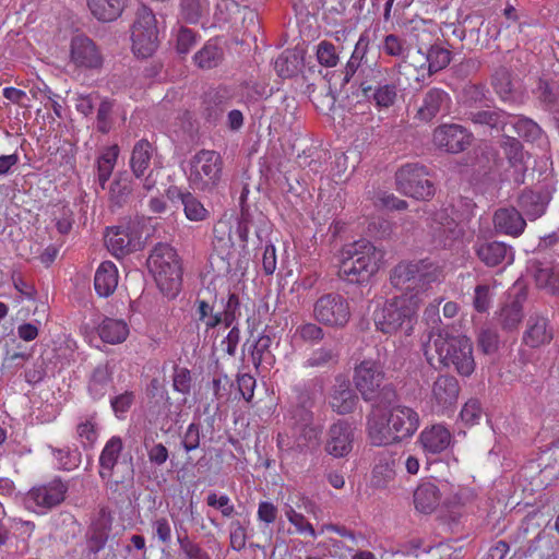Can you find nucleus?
<instances>
[{"label":"nucleus","mask_w":559,"mask_h":559,"mask_svg":"<svg viewBox=\"0 0 559 559\" xmlns=\"http://www.w3.org/2000/svg\"><path fill=\"white\" fill-rule=\"evenodd\" d=\"M181 202L187 219L191 222H203L210 216V212L203 203L190 192L181 194Z\"/></svg>","instance_id":"8fccbe9b"},{"label":"nucleus","mask_w":559,"mask_h":559,"mask_svg":"<svg viewBox=\"0 0 559 559\" xmlns=\"http://www.w3.org/2000/svg\"><path fill=\"white\" fill-rule=\"evenodd\" d=\"M433 347L443 367H452L462 377H469L475 371L473 343L467 336L450 330H438Z\"/></svg>","instance_id":"39448f33"},{"label":"nucleus","mask_w":559,"mask_h":559,"mask_svg":"<svg viewBox=\"0 0 559 559\" xmlns=\"http://www.w3.org/2000/svg\"><path fill=\"white\" fill-rule=\"evenodd\" d=\"M545 538L546 536L543 534V532H539L537 536L530 542L527 551L530 554L538 552L537 559H558V556L551 546L547 547L546 550L540 549L539 543Z\"/></svg>","instance_id":"338daca9"},{"label":"nucleus","mask_w":559,"mask_h":559,"mask_svg":"<svg viewBox=\"0 0 559 559\" xmlns=\"http://www.w3.org/2000/svg\"><path fill=\"white\" fill-rule=\"evenodd\" d=\"M395 455L388 450L381 451L372 469L371 486L377 489L386 488L395 477Z\"/></svg>","instance_id":"c85d7f7f"},{"label":"nucleus","mask_w":559,"mask_h":559,"mask_svg":"<svg viewBox=\"0 0 559 559\" xmlns=\"http://www.w3.org/2000/svg\"><path fill=\"white\" fill-rule=\"evenodd\" d=\"M132 50L140 58L151 57L157 48L158 31L155 14L141 7L131 28Z\"/></svg>","instance_id":"9b49d317"},{"label":"nucleus","mask_w":559,"mask_h":559,"mask_svg":"<svg viewBox=\"0 0 559 559\" xmlns=\"http://www.w3.org/2000/svg\"><path fill=\"white\" fill-rule=\"evenodd\" d=\"M476 257L488 267L510 265L514 261L511 246L497 240H480L474 243Z\"/></svg>","instance_id":"412c9836"},{"label":"nucleus","mask_w":559,"mask_h":559,"mask_svg":"<svg viewBox=\"0 0 559 559\" xmlns=\"http://www.w3.org/2000/svg\"><path fill=\"white\" fill-rule=\"evenodd\" d=\"M523 317L522 308L519 304L513 302L506 306L500 312V323L504 330L512 331L521 322Z\"/></svg>","instance_id":"5fc2aeb1"},{"label":"nucleus","mask_w":559,"mask_h":559,"mask_svg":"<svg viewBox=\"0 0 559 559\" xmlns=\"http://www.w3.org/2000/svg\"><path fill=\"white\" fill-rule=\"evenodd\" d=\"M317 58L321 66L328 68L335 67L338 62V55L335 46L326 40H323L318 45Z\"/></svg>","instance_id":"4d7b16f0"},{"label":"nucleus","mask_w":559,"mask_h":559,"mask_svg":"<svg viewBox=\"0 0 559 559\" xmlns=\"http://www.w3.org/2000/svg\"><path fill=\"white\" fill-rule=\"evenodd\" d=\"M338 275L350 284H362L379 270L383 253L370 241L361 239L344 247Z\"/></svg>","instance_id":"20e7f679"},{"label":"nucleus","mask_w":559,"mask_h":559,"mask_svg":"<svg viewBox=\"0 0 559 559\" xmlns=\"http://www.w3.org/2000/svg\"><path fill=\"white\" fill-rule=\"evenodd\" d=\"M493 226L497 233L511 237L521 236L526 227V218L515 206L498 209L493 214Z\"/></svg>","instance_id":"393cba45"},{"label":"nucleus","mask_w":559,"mask_h":559,"mask_svg":"<svg viewBox=\"0 0 559 559\" xmlns=\"http://www.w3.org/2000/svg\"><path fill=\"white\" fill-rule=\"evenodd\" d=\"M386 408L388 413L382 416H368L367 431L372 445L401 443L411 438L419 427V416L413 408L399 405L397 402Z\"/></svg>","instance_id":"f257e3e1"},{"label":"nucleus","mask_w":559,"mask_h":559,"mask_svg":"<svg viewBox=\"0 0 559 559\" xmlns=\"http://www.w3.org/2000/svg\"><path fill=\"white\" fill-rule=\"evenodd\" d=\"M474 140L473 133L457 123H443L432 132L433 145L445 153L459 154L466 151Z\"/></svg>","instance_id":"a211bd4d"},{"label":"nucleus","mask_w":559,"mask_h":559,"mask_svg":"<svg viewBox=\"0 0 559 559\" xmlns=\"http://www.w3.org/2000/svg\"><path fill=\"white\" fill-rule=\"evenodd\" d=\"M301 60L296 50L286 49L275 60L274 69L281 78H293L299 72Z\"/></svg>","instance_id":"c03bdc74"},{"label":"nucleus","mask_w":559,"mask_h":559,"mask_svg":"<svg viewBox=\"0 0 559 559\" xmlns=\"http://www.w3.org/2000/svg\"><path fill=\"white\" fill-rule=\"evenodd\" d=\"M420 443L425 451L437 454L444 451L451 441V433L447 428L440 425L426 428L420 433Z\"/></svg>","instance_id":"72a5a7b5"},{"label":"nucleus","mask_w":559,"mask_h":559,"mask_svg":"<svg viewBox=\"0 0 559 559\" xmlns=\"http://www.w3.org/2000/svg\"><path fill=\"white\" fill-rule=\"evenodd\" d=\"M397 190L416 200H428L435 194V186L428 178L425 165L406 164L395 174Z\"/></svg>","instance_id":"f8f14e48"},{"label":"nucleus","mask_w":559,"mask_h":559,"mask_svg":"<svg viewBox=\"0 0 559 559\" xmlns=\"http://www.w3.org/2000/svg\"><path fill=\"white\" fill-rule=\"evenodd\" d=\"M173 386L177 392L188 394L191 389L190 371L186 368H176L173 378Z\"/></svg>","instance_id":"e2e57ef3"},{"label":"nucleus","mask_w":559,"mask_h":559,"mask_svg":"<svg viewBox=\"0 0 559 559\" xmlns=\"http://www.w3.org/2000/svg\"><path fill=\"white\" fill-rule=\"evenodd\" d=\"M359 87L362 92V95L370 99L372 98L377 106L388 108L392 106L397 96V90L394 84H384L381 85L378 82V85H372L367 80L361 81L359 83Z\"/></svg>","instance_id":"473e14b6"},{"label":"nucleus","mask_w":559,"mask_h":559,"mask_svg":"<svg viewBox=\"0 0 559 559\" xmlns=\"http://www.w3.org/2000/svg\"><path fill=\"white\" fill-rule=\"evenodd\" d=\"M491 86L503 104L518 103V91L512 81V73L504 67L498 68L491 76Z\"/></svg>","instance_id":"2f4dec72"},{"label":"nucleus","mask_w":559,"mask_h":559,"mask_svg":"<svg viewBox=\"0 0 559 559\" xmlns=\"http://www.w3.org/2000/svg\"><path fill=\"white\" fill-rule=\"evenodd\" d=\"M313 318L325 326L342 329L350 319L349 304L337 293L324 294L313 305Z\"/></svg>","instance_id":"ddd939ff"},{"label":"nucleus","mask_w":559,"mask_h":559,"mask_svg":"<svg viewBox=\"0 0 559 559\" xmlns=\"http://www.w3.org/2000/svg\"><path fill=\"white\" fill-rule=\"evenodd\" d=\"M382 49L390 57L405 59L408 48L406 41L395 34H389L383 39Z\"/></svg>","instance_id":"864d4df0"},{"label":"nucleus","mask_w":559,"mask_h":559,"mask_svg":"<svg viewBox=\"0 0 559 559\" xmlns=\"http://www.w3.org/2000/svg\"><path fill=\"white\" fill-rule=\"evenodd\" d=\"M128 0H87L91 13L102 22L117 20L127 7Z\"/></svg>","instance_id":"c9c22d12"},{"label":"nucleus","mask_w":559,"mask_h":559,"mask_svg":"<svg viewBox=\"0 0 559 559\" xmlns=\"http://www.w3.org/2000/svg\"><path fill=\"white\" fill-rule=\"evenodd\" d=\"M437 267L429 259L402 261L391 272V284L399 289L423 290L437 280Z\"/></svg>","instance_id":"9d476101"},{"label":"nucleus","mask_w":559,"mask_h":559,"mask_svg":"<svg viewBox=\"0 0 559 559\" xmlns=\"http://www.w3.org/2000/svg\"><path fill=\"white\" fill-rule=\"evenodd\" d=\"M147 266L159 290L175 298L181 287V265L176 250L169 245H157L147 259Z\"/></svg>","instance_id":"423d86ee"},{"label":"nucleus","mask_w":559,"mask_h":559,"mask_svg":"<svg viewBox=\"0 0 559 559\" xmlns=\"http://www.w3.org/2000/svg\"><path fill=\"white\" fill-rule=\"evenodd\" d=\"M478 347L486 355H492L499 349V335L495 330H481L477 338Z\"/></svg>","instance_id":"6e6d98bb"},{"label":"nucleus","mask_w":559,"mask_h":559,"mask_svg":"<svg viewBox=\"0 0 559 559\" xmlns=\"http://www.w3.org/2000/svg\"><path fill=\"white\" fill-rule=\"evenodd\" d=\"M355 427L347 420L332 424L326 433L324 450L334 457L348 455L354 447Z\"/></svg>","instance_id":"6ab92c4d"},{"label":"nucleus","mask_w":559,"mask_h":559,"mask_svg":"<svg viewBox=\"0 0 559 559\" xmlns=\"http://www.w3.org/2000/svg\"><path fill=\"white\" fill-rule=\"evenodd\" d=\"M76 438L84 448H92L98 438L95 416L83 417L76 425Z\"/></svg>","instance_id":"09e8293b"},{"label":"nucleus","mask_w":559,"mask_h":559,"mask_svg":"<svg viewBox=\"0 0 559 559\" xmlns=\"http://www.w3.org/2000/svg\"><path fill=\"white\" fill-rule=\"evenodd\" d=\"M112 382V368L108 364H100L95 367L90 376L87 390L94 400L102 399Z\"/></svg>","instance_id":"4c0bfd02"},{"label":"nucleus","mask_w":559,"mask_h":559,"mask_svg":"<svg viewBox=\"0 0 559 559\" xmlns=\"http://www.w3.org/2000/svg\"><path fill=\"white\" fill-rule=\"evenodd\" d=\"M539 99L545 106L556 114L559 127V86L555 82L540 80L538 84Z\"/></svg>","instance_id":"3c124183"},{"label":"nucleus","mask_w":559,"mask_h":559,"mask_svg":"<svg viewBox=\"0 0 559 559\" xmlns=\"http://www.w3.org/2000/svg\"><path fill=\"white\" fill-rule=\"evenodd\" d=\"M119 152L120 150L118 145L108 146L102 152L97 159V179L102 189H105V186L112 174Z\"/></svg>","instance_id":"37998d69"},{"label":"nucleus","mask_w":559,"mask_h":559,"mask_svg":"<svg viewBox=\"0 0 559 559\" xmlns=\"http://www.w3.org/2000/svg\"><path fill=\"white\" fill-rule=\"evenodd\" d=\"M239 305L240 300L236 293L229 295L224 313H214L213 308L204 300H201L198 305L199 320L204 323L206 330L216 328L222 323L225 328H229L234 323L236 314H240Z\"/></svg>","instance_id":"4be33fe9"},{"label":"nucleus","mask_w":559,"mask_h":559,"mask_svg":"<svg viewBox=\"0 0 559 559\" xmlns=\"http://www.w3.org/2000/svg\"><path fill=\"white\" fill-rule=\"evenodd\" d=\"M460 393L457 379L451 374L439 376L432 385V394L438 405L443 408L456 403Z\"/></svg>","instance_id":"7c9ffc66"},{"label":"nucleus","mask_w":559,"mask_h":559,"mask_svg":"<svg viewBox=\"0 0 559 559\" xmlns=\"http://www.w3.org/2000/svg\"><path fill=\"white\" fill-rule=\"evenodd\" d=\"M247 35L251 36L254 43L253 61L258 68L257 79L253 80V73H251L250 81H247V99L253 98L258 100L267 98L272 94V88L269 87L265 73H262L263 70L261 69V64L264 63L262 49L265 47V37L255 10L247 11Z\"/></svg>","instance_id":"1a4fd4ad"},{"label":"nucleus","mask_w":559,"mask_h":559,"mask_svg":"<svg viewBox=\"0 0 559 559\" xmlns=\"http://www.w3.org/2000/svg\"><path fill=\"white\" fill-rule=\"evenodd\" d=\"M430 235L436 247L447 249L463 237L464 230L445 211H440L432 218Z\"/></svg>","instance_id":"aec40b11"},{"label":"nucleus","mask_w":559,"mask_h":559,"mask_svg":"<svg viewBox=\"0 0 559 559\" xmlns=\"http://www.w3.org/2000/svg\"><path fill=\"white\" fill-rule=\"evenodd\" d=\"M554 337L552 329L545 317L533 314L526 321L523 343L531 348L549 344Z\"/></svg>","instance_id":"cd10ccee"},{"label":"nucleus","mask_w":559,"mask_h":559,"mask_svg":"<svg viewBox=\"0 0 559 559\" xmlns=\"http://www.w3.org/2000/svg\"><path fill=\"white\" fill-rule=\"evenodd\" d=\"M512 112L495 105H486L479 110L465 112V119L475 130L489 135H502L511 121Z\"/></svg>","instance_id":"f3484780"},{"label":"nucleus","mask_w":559,"mask_h":559,"mask_svg":"<svg viewBox=\"0 0 559 559\" xmlns=\"http://www.w3.org/2000/svg\"><path fill=\"white\" fill-rule=\"evenodd\" d=\"M271 338L267 335L258 337L251 346V359L255 368L262 361L263 354H269V347L271 345Z\"/></svg>","instance_id":"0e129e2a"},{"label":"nucleus","mask_w":559,"mask_h":559,"mask_svg":"<svg viewBox=\"0 0 559 559\" xmlns=\"http://www.w3.org/2000/svg\"><path fill=\"white\" fill-rule=\"evenodd\" d=\"M52 454L60 468L71 471L79 464V455L64 449H53Z\"/></svg>","instance_id":"680f3d73"},{"label":"nucleus","mask_w":559,"mask_h":559,"mask_svg":"<svg viewBox=\"0 0 559 559\" xmlns=\"http://www.w3.org/2000/svg\"><path fill=\"white\" fill-rule=\"evenodd\" d=\"M418 293H405L388 299L374 314V324L383 334L411 336L418 322L421 306Z\"/></svg>","instance_id":"f03ea898"},{"label":"nucleus","mask_w":559,"mask_h":559,"mask_svg":"<svg viewBox=\"0 0 559 559\" xmlns=\"http://www.w3.org/2000/svg\"><path fill=\"white\" fill-rule=\"evenodd\" d=\"M99 337L108 344L123 343L129 335V326L122 319L105 318L98 325Z\"/></svg>","instance_id":"e433bc0d"},{"label":"nucleus","mask_w":559,"mask_h":559,"mask_svg":"<svg viewBox=\"0 0 559 559\" xmlns=\"http://www.w3.org/2000/svg\"><path fill=\"white\" fill-rule=\"evenodd\" d=\"M67 486L55 479L46 485L31 488L22 498L24 508L38 515L46 514L64 500Z\"/></svg>","instance_id":"2eb2a0df"},{"label":"nucleus","mask_w":559,"mask_h":559,"mask_svg":"<svg viewBox=\"0 0 559 559\" xmlns=\"http://www.w3.org/2000/svg\"><path fill=\"white\" fill-rule=\"evenodd\" d=\"M70 57L78 68H98L102 64L96 46L87 37L78 36L72 39Z\"/></svg>","instance_id":"bb28decb"},{"label":"nucleus","mask_w":559,"mask_h":559,"mask_svg":"<svg viewBox=\"0 0 559 559\" xmlns=\"http://www.w3.org/2000/svg\"><path fill=\"white\" fill-rule=\"evenodd\" d=\"M555 190V187L546 181L526 187L516 197V207L526 221L534 222L545 215Z\"/></svg>","instance_id":"4468645a"},{"label":"nucleus","mask_w":559,"mask_h":559,"mask_svg":"<svg viewBox=\"0 0 559 559\" xmlns=\"http://www.w3.org/2000/svg\"><path fill=\"white\" fill-rule=\"evenodd\" d=\"M353 381L361 399L372 407H389L399 402L393 383L385 382V372L380 361L364 359L354 368Z\"/></svg>","instance_id":"7ed1b4c3"},{"label":"nucleus","mask_w":559,"mask_h":559,"mask_svg":"<svg viewBox=\"0 0 559 559\" xmlns=\"http://www.w3.org/2000/svg\"><path fill=\"white\" fill-rule=\"evenodd\" d=\"M461 419L467 425H474L481 416L480 403L477 400H469L461 411Z\"/></svg>","instance_id":"052dcab7"},{"label":"nucleus","mask_w":559,"mask_h":559,"mask_svg":"<svg viewBox=\"0 0 559 559\" xmlns=\"http://www.w3.org/2000/svg\"><path fill=\"white\" fill-rule=\"evenodd\" d=\"M9 523H10L11 530H13V532L19 534V536L23 540H28L35 531L34 522L26 521L21 518H16V516L10 518Z\"/></svg>","instance_id":"bf43d9fd"},{"label":"nucleus","mask_w":559,"mask_h":559,"mask_svg":"<svg viewBox=\"0 0 559 559\" xmlns=\"http://www.w3.org/2000/svg\"><path fill=\"white\" fill-rule=\"evenodd\" d=\"M331 361L336 362V355L331 348L322 347L314 350L307 362L311 367H321Z\"/></svg>","instance_id":"69168bd1"},{"label":"nucleus","mask_w":559,"mask_h":559,"mask_svg":"<svg viewBox=\"0 0 559 559\" xmlns=\"http://www.w3.org/2000/svg\"><path fill=\"white\" fill-rule=\"evenodd\" d=\"M531 272L537 287L546 289L551 295H559V273L552 267L543 266L540 262H533Z\"/></svg>","instance_id":"a19ab883"},{"label":"nucleus","mask_w":559,"mask_h":559,"mask_svg":"<svg viewBox=\"0 0 559 559\" xmlns=\"http://www.w3.org/2000/svg\"><path fill=\"white\" fill-rule=\"evenodd\" d=\"M509 124L512 126L516 134L526 142H535L543 135V130L534 120L522 115L512 112Z\"/></svg>","instance_id":"79ce46f5"},{"label":"nucleus","mask_w":559,"mask_h":559,"mask_svg":"<svg viewBox=\"0 0 559 559\" xmlns=\"http://www.w3.org/2000/svg\"><path fill=\"white\" fill-rule=\"evenodd\" d=\"M152 527L158 540L169 544L171 540V526L166 518H157L152 522Z\"/></svg>","instance_id":"774afa93"},{"label":"nucleus","mask_w":559,"mask_h":559,"mask_svg":"<svg viewBox=\"0 0 559 559\" xmlns=\"http://www.w3.org/2000/svg\"><path fill=\"white\" fill-rule=\"evenodd\" d=\"M132 192V181L126 174H119L110 186V197L116 203H121Z\"/></svg>","instance_id":"603ef678"},{"label":"nucleus","mask_w":559,"mask_h":559,"mask_svg":"<svg viewBox=\"0 0 559 559\" xmlns=\"http://www.w3.org/2000/svg\"><path fill=\"white\" fill-rule=\"evenodd\" d=\"M105 243L115 257H123L142 248V230L140 224L130 222L107 228Z\"/></svg>","instance_id":"dca6fc26"},{"label":"nucleus","mask_w":559,"mask_h":559,"mask_svg":"<svg viewBox=\"0 0 559 559\" xmlns=\"http://www.w3.org/2000/svg\"><path fill=\"white\" fill-rule=\"evenodd\" d=\"M223 171L221 155L211 150H201L189 162L188 180L194 190L212 191L218 186Z\"/></svg>","instance_id":"6e6552de"},{"label":"nucleus","mask_w":559,"mask_h":559,"mask_svg":"<svg viewBox=\"0 0 559 559\" xmlns=\"http://www.w3.org/2000/svg\"><path fill=\"white\" fill-rule=\"evenodd\" d=\"M207 0H180V17L187 23L195 24L209 13Z\"/></svg>","instance_id":"49530a36"},{"label":"nucleus","mask_w":559,"mask_h":559,"mask_svg":"<svg viewBox=\"0 0 559 559\" xmlns=\"http://www.w3.org/2000/svg\"><path fill=\"white\" fill-rule=\"evenodd\" d=\"M499 147L508 160L510 167L514 168L519 174L514 178V182L522 185L525 181L526 167L524 165L525 151L522 142L507 133L500 135Z\"/></svg>","instance_id":"a878e982"},{"label":"nucleus","mask_w":559,"mask_h":559,"mask_svg":"<svg viewBox=\"0 0 559 559\" xmlns=\"http://www.w3.org/2000/svg\"><path fill=\"white\" fill-rule=\"evenodd\" d=\"M358 395L350 386V381L344 374H337L330 390L329 404L334 412L346 415L354 412Z\"/></svg>","instance_id":"5701e85b"},{"label":"nucleus","mask_w":559,"mask_h":559,"mask_svg":"<svg viewBox=\"0 0 559 559\" xmlns=\"http://www.w3.org/2000/svg\"><path fill=\"white\" fill-rule=\"evenodd\" d=\"M201 69H212L222 60V50L216 43L209 40L193 57Z\"/></svg>","instance_id":"de8ad7c7"},{"label":"nucleus","mask_w":559,"mask_h":559,"mask_svg":"<svg viewBox=\"0 0 559 559\" xmlns=\"http://www.w3.org/2000/svg\"><path fill=\"white\" fill-rule=\"evenodd\" d=\"M412 35L415 38L417 52L424 57L420 70H427L432 75L445 69L452 60V46L447 40H432V34L426 27L414 26Z\"/></svg>","instance_id":"0eeeda50"},{"label":"nucleus","mask_w":559,"mask_h":559,"mask_svg":"<svg viewBox=\"0 0 559 559\" xmlns=\"http://www.w3.org/2000/svg\"><path fill=\"white\" fill-rule=\"evenodd\" d=\"M451 103V97L444 90L432 87L424 94L416 118L420 121L429 122L438 115H448Z\"/></svg>","instance_id":"b1692460"},{"label":"nucleus","mask_w":559,"mask_h":559,"mask_svg":"<svg viewBox=\"0 0 559 559\" xmlns=\"http://www.w3.org/2000/svg\"><path fill=\"white\" fill-rule=\"evenodd\" d=\"M488 100V90L481 84H471L463 88V103L466 107L465 112L479 110L486 106Z\"/></svg>","instance_id":"a18cd8bd"},{"label":"nucleus","mask_w":559,"mask_h":559,"mask_svg":"<svg viewBox=\"0 0 559 559\" xmlns=\"http://www.w3.org/2000/svg\"><path fill=\"white\" fill-rule=\"evenodd\" d=\"M122 448L120 437H111L106 442L99 456V476L103 479L109 480L111 478L114 467L118 462Z\"/></svg>","instance_id":"f704fd0d"},{"label":"nucleus","mask_w":559,"mask_h":559,"mask_svg":"<svg viewBox=\"0 0 559 559\" xmlns=\"http://www.w3.org/2000/svg\"><path fill=\"white\" fill-rule=\"evenodd\" d=\"M440 491L432 483H423L414 491L415 508L421 513H431L439 506Z\"/></svg>","instance_id":"58836bf2"},{"label":"nucleus","mask_w":559,"mask_h":559,"mask_svg":"<svg viewBox=\"0 0 559 559\" xmlns=\"http://www.w3.org/2000/svg\"><path fill=\"white\" fill-rule=\"evenodd\" d=\"M153 154L154 148L148 141L140 140L135 143L131 153L130 167L136 178L144 176L151 164Z\"/></svg>","instance_id":"ea45409f"},{"label":"nucleus","mask_w":559,"mask_h":559,"mask_svg":"<svg viewBox=\"0 0 559 559\" xmlns=\"http://www.w3.org/2000/svg\"><path fill=\"white\" fill-rule=\"evenodd\" d=\"M119 273L116 264L111 261L102 262L94 276V287L98 296L108 297L112 295L118 286Z\"/></svg>","instance_id":"c756f323"},{"label":"nucleus","mask_w":559,"mask_h":559,"mask_svg":"<svg viewBox=\"0 0 559 559\" xmlns=\"http://www.w3.org/2000/svg\"><path fill=\"white\" fill-rule=\"evenodd\" d=\"M197 44V35L193 31L181 27L178 31L176 39V49L178 53L186 55Z\"/></svg>","instance_id":"13d9d810"}]
</instances>
